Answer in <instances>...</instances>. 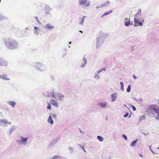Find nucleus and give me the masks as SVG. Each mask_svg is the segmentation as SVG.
I'll return each instance as SVG.
<instances>
[{
    "label": "nucleus",
    "mask_w": 159,
    "mask_h": 159,
    "mask_svg": "<svg viewBox=\"0 0 159 159\" xmlns=\"http://www.w3.org/2000/svg\"><path fill=\"white\" fill-rule=\"evenodd\" d=\"M2 78V79L3 80H4V79H6V80H9V78H6L5 77H4V76H3Z\"/></svg>",
    "instance_id": "nucleus-32"
},
{
    "label": "nucleus",
    "mask_w": 159,
    "mask_h": 159,
    "mask_svg": "<svg viewBox=\"0 0 159 159\" xmlns=\"http://www.w3.org/2000/svg\"><path fill=\"white\" fill-rule=\"evenodd\" d=\"M5 45L8 48L12 50L16 48L17 44L15 40L9 39L6 41Z\"/></svg>",
    "instance_id": "nucleus-1"
},
{
    "label": "nucleus",
    "mask_w": 159,
    "mask_h": 159,
    "mask_svg": "<svg viewBox=\"0 0 159 159\" xmlns=\"http://www.w3.org/2000/svg\"><path fill=\"white\" fill-rule=\"evenodd\" d=\"M129 25H133V22L132 21L129 20L128 21L124 23L125 25L127 26H129Z\"/></svg>",
    "instance_id": "nucleus-7"
},
{
    "label": "nucleus",
    "mask_w": 159,
    "mask_h": 159,
    "mask_svg": "<svg viewBox=\"0 0 159 159\" xmlns=\"http://www.w3.org/2000/svg\"><path fill=\"white\" fill-rule=\"evenodd\" d=\"M132 108H133V109L134 111H135L136 110V108H135V107L134 106H132Z\"/></svg>",
    "instance_id": "nucleus-30"
},
{
    "label": "nucleus",
    "mask_w": 159,
    "mask_h": 159,
    "mask_svg": "<svg viewBox=\"0 0 159 159\" xmlns=\"http://www.w3.org/2000/svg\"><path fill=\"white\" fill-rule=\"evenodd\" d=\"M1 2V0H0V2Z\"/></svg>",
    "instance_id": "nucleus-45"
},
{
    "label": "nucleus",
    "mask_w": 159,
    "mask_h": 159,
    "mask_svg": "<svg viewBox=\"0 0 159 159\" xmlns=\"http://www.w3.org/2000/svg\"><path fill=\"white\" fill-rule=\"evenodd\" d=\"M57 157H58L57 156H54L53 157V159H55L56 158H57Z\"/></svg>",
    "instance_id": "nucleus-34"
},
{
    "label": "nucleus",
    "mask_w": 159,
    "mask_h": 159,
    "mask_svg": "<svg viewBox=\"0 0 159 159\" xmlns=\"http://www.w3.org/2000/svg\"><path fill=\"white\" fill-rule=\"evenodd\" d=\"M157 149H159V148H157Z\"/></svg>",
    "instance_id": "nucleus-42"
},
{
    "label": "nucleus",
    "mask_w": 159,
    "mask_h": 159,
    "mask_svg": "<svg viewBox=\"0 0 159 159\" xmlns=\"http://www.w3.org/2000/svg\"><path fill=\"white\" fill-rule=\"evenodd\" d=\"M133 77H134V79H136V76L135 75H134L133 76Z\"/></svg>",
    "instance_id": "nucleus-35"
},
{
    "label": "nucleus",
    "mask_w": 159,
    "mask_h": 159,
    "mask_svg": "<svg viewBox=\"0 0 159 159\" xmlns=\"http://www.w3.org/2000/svg\"><path fill=\"white\" fill-rule=\"evenodd\" d=\"M99 105L101 106V107H106L107 105V103L106 102L102 103L101 102L99 103Z\"/></svg>",
    "instance_id": "nucleus-11"
},
{
    "label": "nucleus",
    "mask_w": 159,
    "mask_h": 159,
    "mask_svg": "<svg viewBox=\"0 0 159 159\" xmlns=\"http://www.w3.org/2000/svg\"><path fill=\"white\" fill-rule=\"evenodd\" d=\"M89 3H87V5H86V6H88L89 5Z\"/></svg>",
    "instance_id": "nucleus-38"
},
{
    "label": "nucleus",
    "mask_w": 159,
    "mask_h": 159,
    "mask_svg": "<svg viewBox=\"0 0 159 159\" xmlns=\"http://www.w3.org/2000/svg\"><path fill=\"white\" fill-rule=\"evenodd\" d=\"M137 140L132 141L130 144V146L131 147H134L135 145Z\"/></svg>",
    "instance_id": "nucleus-15"
},
{
    "label": "nucleus",
    "mask_w": 159,
    "mask_h": 159,
    "mask_svg": "<svg viewBox=\"0 0 159 159\" xmlns=\"http://www.w3.org/2000/svg\"><path fill=\"white\" fill-rule=\"evenodd\" d=\"M48 122L51 125H52L53 123V120H52V117L51 116H49L48 119Z\"/></svg>",
    "instance_id": "nucleus-6"
},
{
    "label": "nucleus",
    "mask_w": 159,
    "mask_h": 159,
    "mask_svg": "<svg viewBox=\"0 0 159 159\" xmlns=\"http://www.w3.org/2000/svg\"><path fill=\"white\" fill-rule=\"evenodd\" d=\"M7 123V121L5 120H0V125L1 123Z\"/></svg>",
    "instance_id": "nucleus-23"
},
{
    "label": "nucleus",
    "mask_w": 159,
    "mask_h": 159,
    "mask_svg": "<svg viewBox=\"0 0 159 159\" xmlns=\"http://www.w3.org/2000/svg\"><path fill=\"white\" fill-rule=\"evenodd\" d=\"M140 156L142 157V155L141 154H140Z\"/></svg>",
    "instance_id": "nucleus-40"
},
{
    "label": "nucleus",
    "mask_w": 159,
    "mask_h": 159,
    "mask_svg": "<svg viewBox=\"0 0 159 159\" xmlns=\"http://www.w3.org/2000/svg\"><path fill=\"white\" fill-rule=\"evenodd\" d=\"M122 136L123 137V138H124L126 140H127V136L125 134H123L122 135Z\"/></svg>",
    "instance_id": "nucleus-28"
},
{
    "label": "nucleus",
    "mask_w": 159,
    "mask_h": 159,
    "mask_svg": "<svg viewBox=\"0 0 159 159\" xmlns=\"http://www.w3.org/2000/svg\"><path fill=\"white\" fill-rule=\"evenodd\" d=\"M130 89H131L130 86V85H129L126 91L127 92L129 93L130 91Z\"/></svg>",
    "instance_id": "nucleus-21"
},
{
    "label": "nucleus",
    "mask_w": 159,
    "mask_h": 159,
    "mask_svg": "<svg viewBox=\"0 0 159 159\" xmlns=\"http://www.w3.org/2000/svg\"><path fill=\"white\" fill-rule=\"evenodd\" d=\"M56 114H53V115H52V117H53V118H56Z\"/></svg>",
    "instance_id": "nucleus-33"
},
{
    "label": "nucleus",
    "mask_w": 159,
    "mask_h": 159,
    "mask_svg": "<svg viewBox=\"0 0 159 159\" xmlns=\"http://www.w3.org/2000/svg\"><path fill=\"white\" fill-rule=\"evenodd\" d=\"M125 21H127L128 20V19H127V18H125Z\"/></svg>",
    "instance_id": "nucleus-39"
},
{
    "label": "nucleus",
    "mask_w": 159,
    "mask_h": 159,
    "mask_svg": "<svg viewBox=\"0 0 159 159\" xmlns=\"http://www.w3.org/2000/svg\"><path fill=\"white\" fill-rule=\"evenodd\" d=\"M141 11V10H139V11L135 15V16H137V15H140V12Z\"/></svg>",
    "instance_id": "nucleus-26"
},
{
    "label": "nucleus",
    "mask_w": 159,
    "mask_h": 159,
    "mask_svg": "<svg viewBox=\"0 0 159 159\" xmlns=\"http://www.w3.org/2000/svg\"><path fill=\"white\" fill-rule=\"evenodd\" d=\"M28 139V138H24L23 137H21V139L22 141L23 142H25Z\"/></svg>",
    "instance_id": "nucleus-19"
},
{
    "label": "nucleus",
    "mask_w": 159,
    "mask_h": 159,
    "mask_svg": "<svg viewBox=\"0 0 159 159\" xmlns=\"http://www.w3.org/2000/svg\"><path fill=\"white\" fill-rule=\"evenodd\" d=\"M82 33V31H80Z\"/></svg>",
    "instance_id": "nucleus-44"
},
{
    "label": "nucleus",
    "mask_w": 159,
    "mask_h": 159,
    "mask_svg": "<svg viewBox=\"0 0 159 159\" xmlns=\"http://www.w3.org/2000/svg\"><path fill=\"white\" fill-rule=\"evenodd\" d=\"M50 102L52 105L55 107H58V106L57 102L54 99H51L50 100Z\"/></svg>",
    "instance_id": "nucleus-5"
},
{
    "label": "nucleus",
    "mask_w": 159,
    "mask_h": 159,
    "mask_svg": "<svg viewBox=\"0 0 159 159\" xmlns=\"http://www.w3.org/2000/svg\"><path fill=\"white\" fill-rule=\"evenodd\" d=\"M57 94L60 100H62L64 97L63 95L59 93H57Z\"/></svg>",
    "instance_id": "nucleus-10"
},
{
    "label": "nucleus",
    "mask_w": 159,
    "mask_h": 159,
    "mask_svg": "<svg viewBox=\"0 0 159 159\" xmlns=\"http://www.w3.org/2000/svg\"><path fill=\"white\" fill-rule=\"evenodd\" d=\"M120 84L121 86V89L123 91L124 90V84L122 82H120Z\"/></svg>",
    "instance_id": "nucleus-22"
},
{
    "label": "nucleus",
    "mask_w": 159,
    "mask_h": 159,
    "mask_svg": "<svg viewBox=\"0 0 159 159\" xmlns=\"http://www.w3.org/2000/svg\"><path fill=\"white\" fill-rule=\"evenodd\" d=\"M150 109H148V111L151 112V110H153L159 116V108L156 107L155 105H152L150 106Z\"/></svg>",
    "instance_id": "nucleus-3"
},
{
    "label": "nucleus",
    "mask_w": 159,
    "mask_h": 159,
    "mask_svg": "<svg viewBox=\"0 0 159 159\" xmlns=\"http://www.w3.org/2000/svg\"><path fill=\"white\" fill-rule=\"evenodd\" d=\"M7 65V62L2 58H0V66H5Z\"/></svg>",
    "instance_id": "nucleus-4"
},
{
    "label": "nucleus",
    "mask_w": 159,
    "mask_h": 159,
    "mask_svg": "<svg viewBox=\"0 0 159 159\" xmlns=\"http://www.w3.org/2000/svg\"><path fill=\"white\" fill-rule=\"evenodd\" d=\"M145 116L144 115L142 116L139 120V121L141 122L143 120H144L145 119Z\"/></svg>",
    "instance_id": "nucleus-17"
},
{
    "label": "nucleus",
    "mask_w": 159,
    "mask_h": 159,
    "mask_svg": "<svg viewBox=\"0 0 159 159\" xmlns=\"http://www.w3.org/2000/svg\"><path fill=\"white\" fill-rule=\"evenodd\" d=\"M129 114L127 113H126L124 115V118H126V117H127L128 116Z\"/></svg>",
    "instance_id": "nucleus-29"
},
{
    "label": "nucleus",
    "mask_w": 159,
    "mask_h": 159,
    "mask_svg": "<svg viewBox=\"0 0 159 159\" xmlns=\"http://www.w3.org/2000/svg\"><path fill=\"white\" fill-rule=\"evenodd\" d=\"M8 103L10 105H11L13 107H14L16 105L15 102L13 101L9 102Z\"/></svg>",
    "instance_id": "nucleus-12"
},
{
    "label": "nucleus",
    "mask_w": 159,
    "mask_h": 159,
    "mask_svg": "<svg viewBox=\"0 0 159 159\" xmlns=\"http://www.w3.org/2000/svg\"><path fill=\"white\" fill-rule=\"evenodd\" d=\"M47 108L49 110L51 109V106L50 104L49 103H48V105L47 106Z\"/></svg>",
    "instance_id": "nucleus-24"
},
{
    "label": "nucleus",
    "mask_w": 159,
    "mask_h": 159,
    "mask_svg": "<svg viewBox=\"0 0 159 159\" xmlns=\"http://www.w3.org/2000/svg\"><path fill=\"white\" fill-rule=\"evenodd\" d=\"M158 104L159 105V102H158Z\"/></svg>",
    "instance_id": "nucleus-43"
},
{
    "label": "nucleus",
    "mask_w": 159,
    "mask_h": 159,
    "mask_svg": "<svg viewBox=\"0 0 159 159\" xmlns=\"http://www.w3.org/2000/svg\"><path fill=\"white\" fill-rule=\"evenodd\" d=\"M2 78V76L1 75H0V78Z\"/></svg>",
    "instance_id": "nucleus-41"
},
{
    "label": "nucleus",
    "mask_w": 159,
    "mask_h": 159,
    "mask_svg": "<svg viewBox=\"0 0 159 159\" xmlns=\"http://www.w3.org/2000/svg\"><path fill=\"white\" fill-rule=\"evenodd\" d=\"M56 95H55V93H52V98H56Z\"/></svg>",
    "instance_id": "nucleus-27"
},
{
    "label": "nucleus",
    "mask_w": 159,
    "mask_h": 159,
    "mask_svg": "<svg viewBox=\"0 0 159 159\" xmlns=\"http://www.w3.org/2000/svg\"><path fill=\"white\" fill-rule=\"evenodd\" d=\"M97 138L101 142H102L103 141V138L100 136H97Z\"/></svg>",
    "instance_id": "nucleus-18"
},
{
    "label": "nucleus",
    "mask_w": 159,
    "mask_h": 159,
    "mask_svg": "<svg viewBox=\"0 0 159 159\" xmlns=\"http://www.w3.org/2000/svg\"><path fill=\"white\" fill-rule=\"evenodd\" d=\"M85 17H86L85 16H84L83 17V18L80 22V24H82V25L83 24V23H84V19L85 18Z\"/></svg>",
    "instance_id": "nucleus-20"
},
{
    "label": "nucleus",
    "mask_w": 159,
    "mask_h": 159,
    "mask_svg": "<svg viewBox=\"0 0 159 159\" xmlns=\"http://www.w3.org/2000/svg\"><path fill=\"white\" fill-rule=\"evenodd\" d=\"M79 2L80 5L84 4L86 3L87 0H79Z\"/></svg>",
    "instance_id": "nucleus-9"
},
{
    "label": "nucleus",
    "mask_w": 159,
    "mask_h": 159,
    "mask_svg": "<svg viewBox=\"0 0 159 159\" xmlns=\"http://www.w3.org/2000/svg\"><path fill=\"white\" fill-rule=\"evenodd\" d=\"M45 27L49 29H51L54 28V26L50 24H47Z\"/></svg>",
    "instance_id": "nucleus-8"
},
{
    "label": "nucleus",
    "mask_w": 159,
    "mask_h": 159,
    "mask_svg": "<svg viewBox=\"0 0 159 159\" xmlns=\"http://www.w3.org/2000/svg\"><path fill=\"white\" fill-rule=\"evenodd\" d=\"M112 12V11H109L108 12H105L102 16V17L104 16L107 15H109V14L111 13Z\"/></svg>",
    "instance_id": "nucleus-16"
},
{
    "label": "nucleus",
    "mask_w": 159,
    "mask_h": 159,
    "mask_svg": "<svg viewBox=\"0 0 159 159\" xmlns=\"http://www.w3.org/2000/svg\"><path fill=\"white\" fill-rule=\"evenodd\" d=\"M35 18H36V20H37V21H38V17H37V16H36V17H35Z\"/></svg>",
    "instance_id": "nucleus-37"
},
{
    "label": "nucleus",
    "mask_w": 159,
    "mask_h": 159,
    "mask_svg": "<svg viewBox=\"0 0 159 159\" xmlns=\"http://www.w3.org/2000/svg\"><path fill=\"white\" fill-rule=\"evenodd\" d=\"M143 21L144 20L143 18L139 19L138 20L137 19L135 18L134 20V26H143Z\"/></svg>",
    "instance_id": "nucleus-2"
},
{
    "label": "nucleus",
    "mask_w": 159,
    "mask_h": 159,
    "mask_svg": "<svg viewBox=\"0 0 159 159\" xmlns=\"http://www.w3.org/2000/svg\"><path fill=\"white\" fill-rule=\"evenodd\" d=\"M86 62H87L86 59H85L84 58L83 59V64L81 65V67H84L85 65L86 64Z\"/></svg>",
    "instance_id": "nucleus-14"
},
{
    "label": "nucleus",
    "mask_w": 159,
    "mask_h": 159,
    "mask_svg": "<svg viewBox=\"0 0 159 159\" xmlns=\"http://www.w3.org/2000/svg\"><path fill=\"white\" fill-rule=\"evenodd\" d=\"M111 98H112V100L113 101H114L115 100L116 98V94H113L111 95Z\"/></svg>",
    "instance_id": "nucleus-13"
},
{
    "label": "nucleus",
    "mask_w": 159,
    "mask_h": 159,
    "mask_svg": "<svg viewBox=\"0 0 159 159\" xmlns=\"http://www.w3.org/2000/svg\"><path fill=\"white\" fill-rule=\"evenodd\" d=\"M34 29L35 30L34 33L35 34H37V31H36V30H37L38 29V28L36 26H34Z\"/></svg>",
    "instance_id": "nucleus-25"
},
{
    "label": "nucleus",
    "mask_w": 159,
    "mask_h": 159,
    "mask_svg": "<svg viewBox=\"0 0 159 159\" xmlns=\"http://www.w3.org/2000/svg\"><path fill=\"white\" fill-rule=\"evenodd\" d=\"M110 3V2L109 1H107L106 3L105 4L106 5H109Z\"/></svg>",
    "instance_id": "nucleus-31"
},
{
    "label": "nucleus",
    "mask_w": 159,
    "mask_h": 159,
    "mask_svg": "<svg viewBox=\"0 0 159 159\" xmlns=\"http://www.w3.org/2000/svg\"><path fill=\"white\" fill-rule=\"evenodd\" d=\"M105 70H106L105 68H103L101 70H100V71H101L102 70H103L105 71Z\"/></svg>",
    "instance_id": "nucleus-36"
}]
</instances>
